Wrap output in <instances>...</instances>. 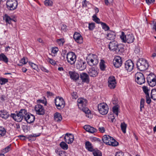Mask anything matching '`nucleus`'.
Instances as JSON below:
<instances>
[{
	"mask_svg": "<svg viewBox=\"0 0 156 156\" xmlns=\"http://www.w3.org/2000/svg\"><path fill=\"white\" fill-rule=\"evenodd\" d=\"M80 78L83 82L88 83L89 82L88 75L86 73H82L80 75Z\"/></svg>",
	"mask_w": 156,
	"mask_h": 156,
	"instance_id": "24",
	"label": "nucleus"
},
{
	"mask_svg": "<svg viewBox=\"0 0 156 156\" xmlns=\"http://www.w3.org/2000/svg\"><path fill=\"white\" fill-rule=\"evenodd\" d=\"M125 66L126 70L131 72L133 69L134 64L132 60H129L125 62Z\"/></svg>",
	"mask_w": 156,
	"mask_h": 156,
	"instance_id": "16",
	"label": "nucleus"
},
{
	"mask_svg": "<svg viewBox=\"0 0 156 156\" xmlns=\"http://www.w3.org/2000/svg\"><path fill=\"white\" fill-rule=\"evenodd\" d=\"M55 103L57 108L60 109L65 106V102L62 97H56L55 99Z\"/></svg>",
	"mask_w": 156,
	"mask_h": 156,
	"instance_id": "10",
	"label": "nucleus"
},
{
	"mask_svg": "<svg viewBox=\"0 0 156 156\" xmlns=\"http://www.w3.org/2000/svg\"><path fill=\"white\" fill-rule=\"evenodd\" d=\"M53 95L54 94L52 93L50 91H48L47 92V95L48 96V97L52 96H53Z\"/></svg>",
	"mask_w": 156,
	"mask_h": 156,
	"instance_id": "62",
	"label": "nucleus"
},
{
	"mask_svg": "<svg viewBox=\"0 0 156 156\" xmlns=\"http://www.w3.org/2000/svg\"><path fill=\"white\" fill-rule=\"evenodd\" d=\"M108 86L111 89L114 88L116 86V82L114 76L110 77L108 81Z\"/></svg>",
	"mask_w": 156,
	"mask_h": 156,
	"instance_id": "17",
	"label": "nucleus"
},
{
	"mask_svg": "<svg viewBox=\"0 0 156 156\" xmlns=\"http://www.w3.org/2000/svg\"><path fill=\"white\" fill-rule=\"evenodd\" d=\"M41 69L43 72H46V73H48V70H47V69H46L43 66H41L40 67Z\"/></svg>",
	"mask_w": 156,
	"mask_h": 156,
	"instance_id": "58",
	"label": "nucleus"
},
{
	"mask_svg": "<svg viewBox=\"0 0 156 156\" xmlns=\"http://www.w3.org/2000/svg\"><path fill=\"white\" fill-rule=\"evenodd\" d=\"M71 95L73 99H76L77 98V93L76 92H73L71 93Z\"/></svg>",
	"mask_w": 156,
	"mask_h": 156,
	"instance_id": "52",
	"label": "nucleus"
},
{
	"mask_svg": "<svg viewBox=\"0 0 156 156\" xmlns=\"http://www.w3.org/2000/svg\"><path fill=\"white\" fill-rule=\"evenodd\" d=\"M136 65L137 69L141 71L146 70L149 67L147 61L143 58L139 59L137 61Z\"/></svg>",
	"mask_w": 156,
	"mask_h": 156,
	"instance_id": "2",
	"label": "nucleus"
},
{
	"mask_svg": "<svg viewBox=\"0 0 156 156\" xmlns=\"http://www.w3.org/2000/svg\"><path fill=\"white\" fill-rule=\"evenodd\" d=\"M96 55L93 54L90 55L87 57V63L90 66H95L98 63L97 59L94 58V56Z\"/></svg>",
	"mask_w": 156,
	"mask_h": 156,
	"instance_id": "12",
	"label": "nucleus"
},
{
	"mask_svg": "<svg viewBox=\"0 0 156 156\" xmlns=\"http://www.w3.org/2000/svg\"><path fill=\"white\" fill-rule=\"evenodd\" d=\"M18 3L16 0H7V7L10 10H13L17 7Z\"/></svg>",
	"mask_w": 156,
	"mask_h": 156,
	"instance_id": "8",
	"label": "nucleus"
},
{
	"mask_svg": "<svg viewBox=\"0 0 156 156\" xmlns=\"http://www.w3.org/2000/svg\"><path fill=\"white\" fill-rule=\"evenodd\" d=\"M8 82V80L5 78H2L0 79V84L3 85Z\"/></svg>",
	"mask_w": 156,
	"mask_h": 156,
	"instance_id": "44",
	"label": "nucleus"
},
{
	"mask_svg": "<svg viewBox=\"0 0 156 156\" xmlns=\"http://www.w3.org/2000/svg\"><path fill=\"white\" fill-rule=\"evenodd\" d=\"M80 109H82V110L86 114V116L89 117L90 111L89 110L88 108L86 107H84Z\"/></svg>",
	"mask_w": 156,
	"mask_h": 156,
	"instance_id": "37",
	"label": "nucleus"
},
{
	"mask_svg": "<svg viewBox=\"0 0 156 156\" xmlns=\"http://www.w3.org/2000/svg\"><path fill=\"white\" fill-rule=\"evenodd\" d=\"M153 29H154L155 31H156V22L154 21L153 22Z\"/></svg>",
	"mask_w": 156,
	"mask_h": 156,
	"instance_id": "63",
	"label": "nucleus"
},
{
	"mask_svg": "<svg viewBox=\"0 0 156 156\" xmlns=\"http://www.w3.org/2000/svg\"><path fill=\"white\" fill-rule=\"evenodd\" d=\"M54 119L55 121L59 122L62 120V117L60 114L59 113H55L54 114Z\"/></svg>",
	"mask_w": 156,
	"mask_h": 156,
	"instance_id": "30",
	"label": "nucleus"
},
{
	"mask_svg": "<svg viewBox=\"0 0 156 156\" xmlns=\"http://www.w3.org/2000/svg\"><path fill=\"white\" fill-rule=\"evenodd\" d=\"M135 78L136 81L140 85L144 83L145 81L144 75L140 72H137L136 73Z\"/></svg>",
	"mask_w": 156,
	"mask_h": 156,
	"instance_id": "7",
	"label": "nucleus"
},
{
	"mask_svg": "<svg viewBox=\"0 0 156 156\" xmlns=\"http://www.w3.org/2000/svg\"><path fill=\"white\" fill-rule=\"evenodd\" d=\"M28 62L27 58H25L24 57L22 58L20 61V63L18 64V65L19 66H22L23 65L26 64Z\"/></svg>",
	"mask_w": 156,
	"mask_h": 156,
	"instance_id": "34",
	"label": "nucleus"
},
{
	"mask_svg": "<svg viewBox=\"0 0 156 156\" xmlns=\"http://www.w3.org/2000/svg\"><path fill=\"white\" fill-rule=\"evenodd\" d=\"M156 80V76L153 73H151L149 74L147 77V80Z\"/></svg>",
	"mask_w": 156,
	"mask_h": 156,
	"instance_id": "36",
	"label": "nucleus"
},
{
	"mask_svg": "<svg viewBox=\"0 0 156 156\" xmlns=\"http://www.w3.org/2000/svg\"><path fill=\"white\" fill-rule=\"evenodd\" d=\"M10 145H9L7 147L3 149L2 150V153H5L9 152L10 150Z\"/></svg>",
	"mask_w": 156,
	"mask_h": 156,
	"instance_id": "45",
	"label": "nucleus"
},
{
	"mask_svg": "<svg viewBox=\"0 0 156 156\" xmlns=\"http://www.w3.org/2000/svg\"><path fill=\"white\" fill-rule=\"evenodd\" d=\"M146 2L149 5L154 2V0H146Z\"/></svg>",
	"mask_w": 156,
	"mask_h": 156,
	"instance_id": "60",
	"label": "nucleus"
},
{
	"mask_svg": "<svg viewBox=\"0 0 156 156\" xmlns=\"http://www.w3.org/2000/svg\"><path fill=\"white\" fill-rule=\"evenodd\" d=\"M147 82L149 86L151 87L154 86L156 84V80H147Z\"/></svg>",
	"mask_w": 156,
	"mask_h": 156,
	"instance_id": "38",
	"label": "nucleus"
},
{
	"mask_svg": "<svg viewBox=\"0 0 156 156\" xmlns=\"http://www.w3.org/2000/svg\"><path fill=\"white\" fill-rule=\"evenodd\" d=\"M37 136H38L36 134H32L29 135L28 136V137L31 138V137H35Z\"/></svg>",
	"mask_w": 156,
	"mask_h": 156,
	"instance_id": "64",
	"label": "nucleus"
},
{
	"mask_svg": "<svg viewBox=\"0 0 156 156\" xmlns=\"http://www.w3.org/2000/svg\"><path fill=\"white\" fill-rule=\"evenodd\" d=\"M49 62L52 65H55L56 64L55 61L53 59L49 58Z\"/></svg>",
	"mask_w": 156,
	"mask_h": 156,
	"instance_id": "56",
	"label": "nucleus"
},
{
	"mask_svg": "<svg viewBox=\"0 0 156 156\" xmlns=\"http://www.w3.org/2000/svg\"><path fill=\"white\" fill-rule=\"evenodd\" d=\"M108 106L105 103H102L98 104V111L102 115H105L108 112Z\"/></svg>",
	"mask_w": 156,
	"mask_h": 156,
	"instance_id": "6",
	"label": "nucleus"
},
{
	"mask_svg": "<svg viewBox=\"0 0 156 156\" xmlns=\"http://www.w3.org/2000/svg\"><path fill=\"white\" fill-rule=\"evenodd\" d=\"M24 119L28 123L30 124L34 122L35 119V117L33 115L29 113H27L26 110Z\"/></svg>",
	"mask_w": 156,
	"mask_h": 156,
	"instance_id": "14",
	"label": "nucleus"
},
{
	"mask_svg": "<svg viewBox=\"0 0 156 156\" xmlns=\"http://www.w3.org/2000/svg\"><path fill=\"white\" fill-rule=\"evenodd\" d=\"M78 106L80 109L83 107H86L87 104V101L83 98L78 99L77 101Z\"/></svg>",
	"mask_w": 156,
	"mask_h": 156,
	"instance_id": "18",
	"label": "nucleus"
},
{
	"mask_svg": "<svg viewBox=\"0 0 156 156\" xmlns=\"http://www.w3.org/2000/svg\"><path fill=\"white\" fill-rule=\"evenodd\" d=\"M62 30L64 31H66L67 29V27L66 25H63L61 27Z\"/></svg>",
	"mask_w": 156,
	"mask_h": 156,
	"instance_id": "61",
	"label": "nucleus"
},
{
	"mask_svg": "<svg viewBox=\"0 0 156 156\" xmlns=\"http://www.w3.org/2000/svg\"><path fill=\"white\" fill-rule=\"evenodd\" d=\"M100 68L101 71H104L105 70L106 66L105 65V62L103 59H101L99 63Z\"/></svg>",
	"mask_w": 156,
	"mask_h": 156,
	"instance_id": "29",
	"label": "nucleus"
},
{
	"mask_svg": "<svg viewBox=\"0 0 156 156\" xmlns=\"http://www.w3.org/2000/svg\"><path fill=\"white\" fill-rule=\"evenodd\" d=\"M73 38L77 43H81L83 42L82 37L79 33L75 32L73 35Z\"/></svg>",
	"mask_w": 156,
	"mask_h": 156,
	"instance_id": "22",
	"label": "nucleus"
},
{
	"mask_svg": "<svg viewBox=\"0 0 156 156\" xmlns=\"http://www.w3.org/2000/svg\"><path fill=\"white\" fill-rule=\"evenodd\" d=\"M29 64L33 69L37 70L38 69L37 66L35 64L29 62Z\"/></svg>",
	"mask_w": 156,
	"mask_h": 156,
	"instance_id": "48",
	"label": "nucleus"
},
{
	"mask_svg": "<svg viewBox=\"0 0 156 156\" xmlns=\"http://www.w3.org/2000/svg\"><path fill=\"white\" fill-rule=\"evenodd\" d=\"M99 131L101 133H103L105 131V129L104 127H100L99 128Z\"/></svg>",
	"mask_w": 156,
	"mask_h": 156,
	"instance_id": "59",
	"label": "nucleus"
},
{
	"mask_svg": "<svg viewBox=\"0 0 156 156\" xmlns=\"http://www.w3.org/2000/svg\"><path fill=\"white\" fill-rule=\"evenodd\" d=\"M86 63L85 61L81 59L77 61L76 63V67L80 70H83L86 68Z\"/></svg>",
	"mask_w": 156,
	"mask_h": 156,
	"instance_id": "11",
	"label": "nucleus"
},
{
	"mask_svg": "<svg viewBox=\"0 0 156 156\" xmlns=\"http://www.w3.org/2000/svg\"><path fill=\"white\" fill-rule=\"evenodd\" d=\"M6 130L4 128L0 126V137L5 136L6 134Z\"/></svg>",
	"mask_w": 156,
	"mask_h": 156,
	"instance_id": "39",
	"label": "nucleus"
},
{
	"mask_svg": "<svg viewBox=\"0 0 156 156\" xmlns=\"http://www.w3.org/2000/svg\"><path fill=\"white\" fill-rule=\"evenodd\" d=\"M145 103V100L144 98H141L140 102V111H142V108H144V104Z\"/></svg>",
	"mask_w": 156,
	"mask_h": 156,
	"instance_id": "46",
	"label": "nucleus"
},
{
	"mask_svg": "<svg viewBox=\"0 0 156 156\" xmlns=\"http://www.w3.org/2000/svg\"><path fill=\"white\" fill-rule=\"evenodd\" d=\"M121 128L122 132L125 133H126V128L127 127V125L124 122H122L121 124Z\"/></svg>",
	"mask_w": 156,
	"mask_h": 156,
	"instance_id": "35",
	"label": "nucleus"
},
{
	"mask_svg": "<svg viewBox=\"0 0 156 156\" xmlns=\"http://www.w3.org/2000/svg\"><path fill=\"white\" fill-rule=\"evenodd\" d=\"M58 51V49L57 47H53L52 48L51 52L52 53L56 54Z\"/></svg>",
	"mask_w": 156,
	"mask_h": 156,
	"instance_id": "51",
	"label": "nucleus"
},
{
	"mask_svg": "<svg viewBox=\"0 0 156 156\" xmlns=\"http://www.w3.org/2000/svg\"><path fill=\"white\" fill-rule=\"evenodd\" d=\"M115 38V33L113 31H110L107 35V38L110 40H113Z\"/></svg>",
	"mask_w": 156,
	"mask_h": 156,
	"instance_id": "27",
	"label": "nucleus"
},
{
	"mask_svg": "<svg viewBox=\"0 0 156 156\" xmlns=\"http://www.w3.org/2000/svg\"><path fill=\"white\" fill-rule=\"evenodd\" d=\"M124 154L122 152L119 151L116 152L115 156H124Z\"/></svg>",
	"mask_w": 156,
	"mask_h": 156,
	"instance_id": "54",
	"label": "nucleus"
},
{
	"mask_svg": "<svg viewBox=\"0 0 156 156\" xmlns=\"http://www.w3.org/2000/svg\"><path fill=\"white\" fill-rule=\"evenodd\" d=\"M118 109L119 108L117 106H115L112 108L113 113L115 114L117 116L118 115Z\"/></svg>",
	"mask_w": 156,
	"mask_h": 156,
	"instance_id": "43",
	"label": "nucleus"
},
{
	"mask_svg": "<svg viewBox=\"0 0 156 156\" xmlns=\"http://www.w3.org/2000/svg\"><path fill=\"white\" fill-rule=\"evenodd\" d=\"M0 60L3 61L5 63H7L8 62V58L3 53L0 54Z\"/></svg>",
	"mask_w": 156,
	"mask_h": 156,
	"instance_id": "32",
	"label": "nucleus"
},
{
	"mask_svg": "<svg viewBox=\"0 0 156 156\" xmlns=\"http://www.w3.org/2000/svg\"><path fill=\"white\" fill-rule=\"evenodd\" d=\"M89 75L92 77L96 76L98 75L97 67L95 66L92 67L89 70Z\"/></svg>",
	"mask_w": 156,
	"mask_h": 156,
	"instance_id": "21",
	"label": "nucleus"
},
{
	"mask_svg": "<svg viewBox=\"0 0 156 156\" xmlns=\"http://www.w3.org/2000/svg\"><path fill=\"white\" fill-rule=\"evenodd\" d=\"M66 58L69 63L71 65H73L76 60V56L74 53L69 52L67 54Z\"/></svg>",
	"mask_w": 156,
	"mask_h": 156,
	"instance_id": "9",
	"label": "nucleus"
},
{
	"mask_svg": "<svg viewBox=\"0 0 156 156\" xmlns=\"http://www.w3.org/2000/svg\"><path fill=\"white\" fill-rule=\"evenodd\" d=\"M86 149L90 152H92L94 156H98V150L97 149H94L93 146L91 143L89 141L85 142Z\"/></svg>",
	"mask_w": 156,
	"mask_h": 156,
	"instance_id": "13",
	"label": "nucleus"
},
{
	"mask_svg": "<svg viewBox=\"0 0 156 156\" xmlns=\"http://www.w3.org/2000/svg\"><path fill=\"white\" fill-rule=\"evenodd\" d=\"M37 114L43 115L45 113V110L43 106L40 104L36 105L34 108Z\"/></svg>",
	"mask_w": 156,
	"mask_h": 156,
	"instance_id": "15",
	"label": "nucleus"
},
{
	"mask_svg": "<svg viewBox=\"0 0 156 156\" xmlns=\"http://www.w3.org/2000/svg\"><path fill=\"white\" fill-rule=\"evenodd\" d=\"M146 102L147 104H149L151 103V100L150 98L149 94L147 95L146 96Z\"/></svg>",
	"mask_w": 156,
	"mask_h": 156,
	"instance_id": "50",
	"label": "nucleus"
},
{
	"mask_svg": "<svg viewBox=\"0 0 156 156\" xmlns=\"http://www.w3.org/2000/svg\"><path fill=\"white\" fill-rule=\"evenodd\" d=\"M122 63L121 58L119 56L115 57L113 61V64L115 66L116 68L120 67L121 66Z\"/></svg>",
	"mask_w": 156,
	"mask_h": 156,
	"instance_id": "19",
	"label": "nucleus"
},
{
	"mask_svg": "<svg viewBox=\"0 0 156 156\" xmlns=\"http://www.w3.org/2000/svg\"><path fill=\"white\" fill-rule=\"evenodd\" d=\"M108 47L110 50L115 51L118 54H121L124 51V48L118 44L117 42L115 41H111L109 43Z\"/></svg>",
	"mask_w": 156,
	"mask_h": 156,
	"instance_id": "1",
	"label": "nucleus"
},
{
	"mask_svg": "<svg viewBox=\"0 0 156 156\" xmlns=\"http://www.w3.org/2000/svg\"><path fill=\"white\" fill-rule=\"evenodd\" d=\"M44 99H45L44 98ZM37 102L38 103H41L43 104L46 103V101L45 99L44 100L39 99L37 100Z\"/></svg>",
	"mask_w": 156,
	"mask_h": 156,
	"instance_id": "57",
	"label": "nucleus"
},
{
	"mask_svg": "<svg viewBox=\"0 0 156 156\" xmlns=\"http://www.w3.org/2000/svg\"><path fill=\"white\" fill-rule=\"evenodd\" d=\"M88 4H89L88 2H87L86 0H84L82 2V6L86 7Z\"/></svg>",
	"mask_w": 156,
	"mask_h": 156,
	"instance_id": "55",
	"label": "nucleus"
},
{
	"mask_svg": "<svg viewBox=\"0 0 156 156\" xmlns=\"http://www.w3.org/2000/svg\"><path fill=\"white\" fill-rule=\"evenodd\" d=\"M93 20L96 23H98V17L97 16L96 13L94 14L92 16Z\"/></svg>",
	"mask_w": 156,
	"mask_h": 156,
	"instance_id": "53",
	"label": "nucleus"
},
{
	"mask_svg": "<svg viewBox=\"0 0 156 156\" xmlns=\"http://www.w3.org/2000/svg\"><path fill=\"white\" fill-rule=\"evenodd\" d=\"M60 146L64 150H67L68 148V145L64 142H62L60 144Z\"/></svg>",
	"mask_w": 156,
	"mask_h": 156,
	"instance_id": "41",
	"label": "nucleus"
},
{
	"mask_svg": "<svg viewBox=\"0 0 156 156\" xmlns=\"http://www.w3.org/2000/svg\"><path fill=\"white\" fill-rule=\"evenodd\" d=\"M3 19L5 20L6 23V25L8 24H10L11 21H14L12 19H11L10 16H8L7 14H5L3 17Z\"/></svg>",
	"mask_w": 156,
	"mask_h": 156,
	"instance_id": "28",
	"label": "nucleus"
},
{
	"mask_svg": "<svg viewBox=\"0 0 156 156\" xmlns=\"http://www.w3.org/2000/svg\"><path fill=\"white\" fill-rule=\"evenodd\" d=\"M151 98L154 101L156 100V89H153L151 90Z\"/></svg>",
	"mask_w": 156,
	"mask_h": 156,
	"instance_id": "33",
	"label": "nucleus"
},
{
	"mask_svg": "<svg viewBox=\"0 0 156 156\" xmlns=\"http://www.w3.org/2000/svg\"><path fill=\"white\" fill-rule=\"evenodd\" d=\"M45 5L47 6H51L53 4L52 2L50 0H46L44 2Z\"/></svg>",
	"mask_w": 156,
	"mask_h": 156,
	"instance_id": "42",
	"label": "nucleus"
},
{
	"mask_svg": "<svg viewBox=\"0 0 156 156\" xmlns=\"http://www.w3.org/2000/svg\"><path fill=\"white\" fill-rule=\"evenodd\" d=\"M142 88L144 92L146 95L147 94H149L148 92L149 90L148 89L147 87L144 86Z\"/></svg>",
	"mask_w": 156,
	"mask_h": 156,
	"instance_id": "47",
	"label": "nucleus"
},
{
	"mask_svg": "<svg viewBox=\"0 0 156 156\" xmlns=\"http://www.w3.org/2000/svg\"><path fill=\"white\" fill-rule=\"evenodd\" d=\"M104 143L106 144L113 146H116L118 145L119 143L113 137L109 135H105L102 138Z\"/></svg>",
	"mask_w": 156,
	"mask_h": 156,
	"instance_id": "3",
	"label": "nucleus"
},
{
	"mask_svg": "<svg viewBox=\"0 0 156 156\" xmlns=\"http://www.w3.org/2000/svg\"><path fill=\"white\" fill-rule=\"evenodd\" d=\"M120 37L123 42H127L128 43L133 42L134 39V36L133 34H130L125 35L123 32H122V34Z\"/></svg>",
	"mask_w": 156,
	"mask_h": 156,
	"instance_id": "5",
	"label": "nucleus"
},
{
	"mask_svg": "<svg viewBox=\"0 0 156 156\" xmlns=\"http://www.w3.org/2000/svg\"><path fill=\"white\" fill-rule=\"evenodd\" d=\"M99 23L101 24L102 29L105 31L108 30L109 29V27L105 23L101 22L100 19L98 18V24Z\"/></svg>",
	"mask_w": 156,
	"mask_h": 156,
	"instance_id": "31",
	"label": "nucleus"
},
{
	"mask_svg": "<svg viewBox=\"0 0 156 156\" xmlns=\"http://www.w3.org/2000/svg\"><path fill=\"white\" fill-rule=\"evenodd\" d=\"M83 128L87 131L91 133H93L97 131V129L94 128L89 125H85Z\"/></svg>",
	"mask_w": 156,
	"mask_h": 156,
	"instance_id": "25",
	"label": "nucleus"
},
{
	"mask_svg": "<svg viewBox=\"0 0 156 156\" xmlns=\"http://www.w3.org/2000/svg\"><path fill=\"white\" fill-rule=\"evenodd\" d=\"M64 140L65 142L68 144H71L74 140V136L72 134L66 133L64 137Z\"/></svg>",
	"mask_w": 156,
	"mask_h": 156,
	"instance_id": "20",
	"label": "nucleus"
},
{
	"mask_svg": "<svg viewBox=\"0 0 156 156\" xmlns=\"http://www.w3.org/2000/svg\"><path fill=\"white\" fill-rule=\"evenodd\" d=\"M26 113V110L24 109H21L16 114H11L10 116L14 120L17 122H20L24 118L25 114Z\"/></svg>",
	"mask_w": 156,
	"mask_h": 156,
	"instance_id": "4",
	"label": "nucleus"
},
{
	"mask_svg": "<svg viewBox=\"0 0 156 156\" xmlns=\"http://www.w3.org/2000/svg\"><path fill=\"white\" fill-rule=\"evenodd\" d=\"M56 42L59 46H62L65 42V41L63 38H61L57 39Z\"/></svg>",
	"mask_w": 156,
	"mask_h": 156,
	"instance_id": "40",
	"label": "nucleus"
},
{
	"mask_svg": "<svg viewBox=\"0 0 156 156\" xmlns=\"http://www.w3.org/2000/svg\"><path fill=\"white\" fill-rule=\"evenodd\" d=\"M0 115L3 119H6L8 118L9 114L6 111L3 110L0 111Z\"/></svg>",
	"mask_w": 156,
	"mask_h": 156,
	"instance_id": "26",
	"label": "nucleus"
},
{
	"mask_svg": "<svg viewBox=\"0 0 156 156\" xmlns=\"http://www.w3.org/2000/svg\"><path fill=\"white\" fill-rule=\"evenodd\" d=\"M69 74L70 78L75 80H78L80 77L79 74L74 71H69Z\"/></svg>",
	"mask_w": 156,
	"mask_h": 156,
	"instance_id": "23",
	"label": "nucleus"
},
{
	"mask_svg": "<svg viewBox=\"0 0 156 156\" xmlns=\"http://www.w3.org/2000/svg\"><path fill=\"white\" fill-rule=\"evenodd\" d=\"M95 27V23H89L88 28L90 30H93Z\"/></svg>",
	"mask_w": 156,
	"mask_h": 156,
	"instance_id": "49",
	"label": "nucleus"
}]
</instances>
